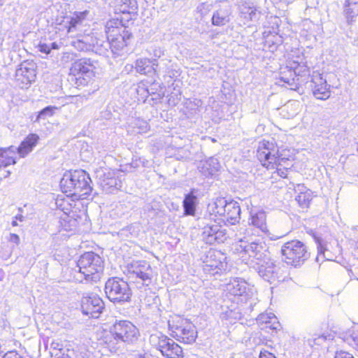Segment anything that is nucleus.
Here are the masks:
<instances>
[{
  "label": "nucleus",
  "instance_id": "obj_15",
  "mask_svg": "<svg viewBox=\"0 0 358 358\" xmlns=\"http://www.w3.org/2000/svg\"><path fill=\"white\" fill-rule=\"evenodd\" d=\"M257 157L263 166L273 167L278 161V149L273 142L263 140L259 143Z\"/></svg>",
  "mask_w": 358,
  "mask_h": 358
},
{
  "label": "nucleus",
  "instance_id": "obj_2",
  "mask_svg": "<svg viewBox=\"0 0 358 358\" xmlns=\"http://www.w3.org/2000/svg\"><path fill=\"white\" fill-rule=\"evenodd\" d=\"M253 229L251 227H241L236 234V240L240 244L236 248L242 262L252 266L270 255L264 241L253 240Z\"/></svg>",
  "mask_w": 358,
  "mask_h": 358
},
{
  "label": "nucleus",
  "instance_id": "obj_43",
  "mask_svg": "<svg viewBox=\"0 0 358 358\" xmlns=\"http://www.w3.org/2000/svg\"><path fill=\"white\" fill-rule=\"evenodd\" d=\"M72 55L70 53L66 52L62 57V62H67L69 60L71 59Z\"/></svg>",
  "mask_w": 358,
  "mask_h": 358
},
{
  "label": "nucleus",
  "instance_id": "obj_7",
  "mask_svg": "<svg viewBox=\"0 0 358 358\" xmlns=\"http://www.w3.org/2000/svg\"><path fill=\"white\" fill-rule=\"evenodd\" d=\"M281 254L285 262L295 267L303 264L310 257L307 246L298 240L285 243L281 248Z\"/></svg>",
  "mask_w": 358,
  "mask_h": 358
},
{
  "label": "nucleus",
  "instance_id": "obj_5",
  "mask_svg": "<svg viewBox=\"0 0 358 358\" xmlns=\"http://www.w3.org/2000/svg\"><path fill=\"white\" fill-rule=\"evenodd\" d=\"M101 258L92 252H85L79 258L75 271L78 273L76 279L80 282L83 279L88 281H96L99 278L98 273L103 268Z\"/></svg>",
  "mask_w": 358,
  "mask_h": 358
},
{
  "label": "nucleus",
  "instance_id": "obj_44",
  "mask_svg": "<svg viewBox=\"0 0 358 358\" xmlns=\"http://www.w3.org/2000/svg\"><path fill=\"white\" fill-rule=\"evenodd\" d=\"M162 55H163V52L161 50V49L155 50V51H154L155 57L159 58Z\"/></svg>",
  "mask_w": 358,
  "mask_h": 358
},
{
  "label": "nucleus",
  "instance_id": "obj_19",
  "mask_svg": "<svg viewBox=\"0 0 358 358\" xmlns=\"http://www.w3.org/2000/svg\"><path fill=\"white\" fill-rule=\"evenodd\" d=\"M252 266L257 271L259 275L266 281L275 278L277 266L271 255L262 261L257 262Z\"/></svg>",
  "mask_w": 358,
  "mask_h": 358
},
{
  "label": "nucleus",
  "instance_id": "obj_51",
  "mask_svg": "<svg viewBox=\"0 0 358 358\" xmlns=\"http://www.w3.org/2000/svg\"><path fill=\"white\" fill-rule=\"evenodd\" d=\"M5 0H0V6H2Z\"/></svg>",
  "mask_w": 358,
  "mask_h": 358
},
{
  "label": "nucleus",
  "instance_id": "obj_25",
  "mask_svg": "<svg viewBox=\"0 0 358 358\" xmlns=\"http://www.w3.org/2000/svg\"><path fill=\"white\" fill-rule=\"evenodd\" d=\"M227 290L234 296H242L246 292L247 283L241 279H234L227 285Z\"/></svg>",
  "mask_w": 358,
  "mask_h": 358
},
{
  "label": "nucleus",
  "instance_id": "obj_50",
  "mask_svg": "<svg viewBox=\"0 0 358 358\" xmlns=\"http://www.w3.org/2000/svg\"><path fill=\"white\" fill-rule=\"evenodd\" d=\"M322 253H324L323 248L322 247L319 249V255H320Z\"/></svg>",
  "mask_w": 358,
  "mask_h": 358
},
{
  "label": "nucleus",
  "instance_id": "obj_14",
  "mask_svg": "<svg viewBox=\"0 0 358 358\" xmlns=\"http://www.w3.org/2000/svg\"><path fill=\"white\" fill-rule=\"evenodd\" d=\"M214 212L223 216L231 224L238 223L241 219V208L237 202L227 201L223 199H218L215 202Z\"/></svg>",
  "mask_w": 358,
  "mask_h": 358
},
{
  "label": "nucleus",
  "instance_id": "obj_22",
  "mask_svg": "<svg viewBox=\"0 0 358 358\" xmlns=\"http://www.w3.org/2000/svg\"><path fill=\"white\" fill-rule=\"evenodd\" d=\"M250 214L248 224L258 229L262 232L267 234L268 230L266 224V213L263 210H251Z\"/></svg>",
  "mask_w": 358,
  "mask_h": 358
},
{
  "label": "nucleus",
  "instance_id": "obj_52",
  "mask_svg": "<svg viewBox=\"0 0 358 358\" xmlns=\"http://www.w3.org/2000/svg\"><path fill=\"white\" fill-rule=\"evenodd\" d=\"M350 1H352V2H358V0H349Z\"/></svg>",
  "mask_w": 358,
  "mask_h": 358
},
{
  "label": "nucleus",
  "instance_id": "obj_38",
  "mask_svg": "<svg viewBox=\"0 0 358 358\" xmlns=\"http://www.w3.org/2000/svg\"><path fill=\"white\" fill-rule=\"evenodd\" d=\"M8 241L11 243H14L16 245H19L20 243V237L18 235L15 234H10L9 237L8 238Z\"/></svg>",
  "mask_w": 358,
  "mask_h": 358
},
{
  "label": "nucleus",
  "instance_id": "obj_42",
  "mask_svg": "<svg viewBox=\"0 0 358 358\" xmlns=\"http://www.w3.org/2000/svg\"><path fill=\"white\" fill-rule=\"evenodd\" d=\"M259 358H276V357L272 353H271L266 350H264V351H262L260 352Z\"/></svg>",
  "mask_w": 358,
  "mask_h": 358
},
{
  "label": "nucleus",
  "instance_id": "obj_36",
  "mask_svg": "<svg viewBox=\"0 0 358 358\" xmlns=\"http://www.w3.org/2000/svg\"><path fill=\"white\" fill-rule=\"evenodd\" d=\"M296 201L302 208H307L310 203L309 196L306 194L301 193L296 197Z\"/></svg>",
  "mask_w": 358,
  "mask_h": 358
},
{
  "label": "nucleus",
  "instance_id": "obj_10",
  "mask_svg": "<svg viewBox=\"0 0 358 358\" xmlns=\"http://www.w3.org/2000/svg\"><path fill=\"white\" fill-rule=\"evenodd\" d=\"M150 341L164 356L169 358L183 357L182 348L173 339L165 335L152 334L150 337Z\"/></svg>",
  "mask_w": 358,
  "mask_h": 358
},
{
  "label": "nucleus",
  "instance_id": "obj_13",
  "mask_svg": "<svg viewBox=\"0 0 358 358\" xmlns=\"http://www.w3.org/2000/svg\"><path fill=\"white\" fill-rule=\"evenodd\" d=\"M130 278H138L143 284L148 285L153 277V271L150 263L145 260H134L126 267Z\"/></svg>",
  "mask_w": 358,
  "mask_h": 358
},
{
  "label": "nucleus",
  "instance_id": "obj_17",
  "mask_svg": "<svg viewBox=\"0 0 358 358\" xmlns=\"http://www.w3.org/2000/svg\"><path fill=\"white\" fill-rule=\"evenodd\" d=\"M311 89L314 96L317 99L326 100L329 98L331 91L330 85L327 83L322 74L318 72H313L311 77Z\"/></svg>",
  "mask_w": 358,
  "mask_h": 358
},
{
  "label": "nucleus",
  "instance_id": "obj_3",
  "mask_svg": "<svg viewBox=\"0 0 358 358\" xmlns=\"http://www.w3.org/2000/svg\"><path fill=\"white\" fill-rule=\"evenodd\" d=\"M91 182V178L86 171L74 170L64 174L60 181V187L63 192L70 196L84 198L92 190Z\"/></svg>",
  "mask_w": 358,
  "mask_h": 358
},
{
  "label": "nucleus",
  "instance_id": "obj_20",
  "mask_svg": "<svg viewBox=\"0 0 358 358\" xmlns=\"http://www.w3.org/2000/svg\"><path fill=\"white\" fill-rule=\"evenodd\" d=\"M87 15V12L76 13L73 16H66L64 18L63 26L66 29L68 34H73L82 26L83 21Z\"/></svg>",
  "mask_w": 358,
  "mask_h": 358
},
{
  "label": "nucleus",
  "instance_id": "obj_8",
  "mask_svg": "<svg viewBox=\"0 0 358 358\" xmlns=\"http://www.w3.org/2000/svg\"><path fill=\"white\" fill-rule=\"evenodd\" d=\"M105 292L108 299L113 302L129 301L131 291L128 283L122 278H109L105 284Z\"/></svg>",
  "mask_w": 358,
  "mask_h": 358
},
{
  "label": "nucleus",
  "instance_id": "obj_34",
  "mask_svg": "<svg viewBox=\"0 0 358 358\" xmlns=\"http://www.w3.org/2000/svg\"><path fill=\"white\" fill-rule=\"evenodd\" d=\"M152 65L153 67H155L156 69L158 68L159 71H162L164 73H168L166 65L167 63H169L170 61L167 59H162L160 62H157L155 59H154L152 61H151Z\"/></svg>",
  "mask_w": 358,
  "mask_h": 358
},
{
  "label": "nucleus",
  "instance_id": "obj_30",
  "mask_svg": "<svg viewBox=\"0 0 358 358\" xmlns=\"http://www.w3.org/2000/svg\"><path fill=\"white\" fill-rule=\"evenodd\" d=\"M345 14L348 22L353 21V18L358 15V4L346 0L345 3Z\"/></svg>",
  "mask_w": 358,
  "mask_h": 358
},
{
  "label": "nucleus",
  "instance_id": "obj_35",
  "mask_svg": "<svg viewBox=\"0 0 358 358\" xmlns=\"http://www.w3.org/2000/svg\"><path fill=\"white\" fill-rule=\"evenodd\" d=\"M57 108L55 106H49L41 110L37 117L36 120L41 118L45 119L46 117H50L54 114V110Z\"/></svg>",
  "mask_w": 358,
  "mask_h": 358
},
{
  "label": "nucleus",
  "instance_id": "obj_6",
  "mask_svg": "<svg viewBox=\"0 0 358 358\" xmlns=\"http://www.w3.org/2000/svg\"><path fill=\"white\" fill-rule=\"evenodd\" d=\"M38 139V135L31 134L21 143L17 148L13 146L8 148H0V168L16 163L15 158L16 151H17L21 157H24L32 151Z\"/></svg>",
  "mask_w": 358,
  "mask_h": 358
},
{
  "label": "nucleus",
  "instance_id": "obj_33",
  "mask_svg": "<svg viewBox=\"0 0 358 358\" xmlns=\"http://www.w3.org/2000/svg\"><path fill=\"white\" fill-rule=\"evenodd\" d=\"M134 124V127L138 129V133H146L149 130V125L145 120L137 119Z\"/></svg>",
  "mask_w": 358,
  "mask_h": 358
},
{
  "label": "nucleus",
  "instance_id": "obj_40",
  "mask_svg": "<svg viewBox=\"0 0 358 358\" xmlns=\"http://www.w3.org/2000/svg\"><path fill=\"white\" fill-rule=\"evenodd\" d=\"M50 348L52 349L61 351L63 349V344L61 343L59 341H54L51 343Z\"/></svg>",
  "mask_w": 358,
  "mask_h": 358
},
{
  "label": "nucleus",
  "instance_id": "obj_55",
  "mask_svg": "<svg viewBox=\"0 0 358 358\" xmlns=\"http://www.w3.org/2000/svg\"><path fill=\"white\" fill-rule=\"evenodd\" d=\"M232 358H238V356H237L236 357H233Z\"/></svg>",
  "mask_w": 358,
  "mask_h": 358
},
{
  "label": "nucleus",
  "instance_id": "obj_9",
  "mask_svg": "<svg viewBox=\"0 0 358 358\" xmlns=\"http://www.w3.org/2000/svg\"><path fill=\"white\" fill-rule=\"evenodd\" d=\"M169 326L172 331L171 336L178 341L191 344L196 341V327L188 320L179 318L176 322H169Z\"/></svg>",
  "mask_w": 358,
  "mask_h": 358
},
{
  "label": "nucleus",
  "instance_id": "obj_31",
  "mask_svg": "<svg viewBox=\"0 0 358 358\" xmlns=\"http://www.w3.org/2000/svg\"><path fill=\"white\" fill-rule=\"evenodd\" d=\"M240 12L244 16L250 20H255L257 18L256 8L253 6H250L247 3H243L240 6Z\"/></svg>",
  "mask_w": 358,
  "mask_h": 358
},
{
  "label": "nucleus",
  "instance_id": "obj_12",
  "mask_svg": "<svg viewBox=\"0 0 358 358\" xmlns=\"http://www.w3.org/2000/svg\"><path fill=\"white\" fill-rule=\"evenodd\" d=\"M199 222L202 226V238L206 243H223L226 240L225 230L215 220L204 217Z\"/></svg>",
  "mask_w": 358,
  "mask_h": 358
},
{
  "label": "nucleus",
  "instance_id": "obj_16",
  "mask_svg": "<svg viewBox=\"0 0 358 358\" xmlns=\"http://www.w3.org/2000/svg\"><path fill=\"white\" fill-rule=\"evenodd\" d=\"M103 308V301L96 294H90L82 298L81 309L84 315L97 318Z\"/></svg>",
  "mask_w": 358,
  "mask_h": 358
},
{
  "label": "nucleus",
  "instance_id": "obj_47",
  "mask_svg": "<svg viewBox=\"0 0 358 358\" xmlns=\"http://www.w3.org/2000/svg\"><path fill=\"white\" fill-rule=\"evenodd\" d=\"M11 224L13 226V227H16L17 226V222L16 220H13L11 223Z\"/></svg>",
  "mask_w": 358,
  "mask_h": 358
},
{
  "label": "nucleus",
  "instance_id": "obj_54",
  "mask_svg": "<svg viewBox=\"0 0 358 358\" xmlns=\"http://www.w3.org/2000/svg\"><path fill=\"white\" fill-rule=\"evenodd\" d=\"M210 266H215V267H217V265L211 264Z\"/></svg>",
  "mask_w": 358,
  "mask_h": 358
},
{
  "label": "nucleus",
  "instance_id": "obj_24",
  "mask_svg": "<svg viewBox=\"0 0 358 358\" xmlns=\"http://www.w3.org/2000/svg\"><path fill=\"white\" fill-rule=\"evenodd\" d=\"M100 186L106 193H112L121 187L120 181L111 176L110 173L104 175L103 178L100 180Z\"/></svg>",
  "mask_w": 358,
  "mask_h": 358
},
{
  "label": "nucleus",
  "instance_id": "obj_23",
  "mask_svg": "<svg viewBox=\"0 0 358 358\" xmlns=\"http://www.w3.org/2000/svg\"><path fill=\"white\" fill-rule=\"evenodd\" d=\"M198 169L205 176H212L220 170V164L217 159L210 157L206 161H201Z\"/></svg>",
  "mask_w": 358,
  "mask_h": 358
},
{
  "label": "nucleus",
  "instance_id": "obj_37",
  "mask_svg": "<svg viewBox=\"0 0 358 358\" xmlns=\"http://www.w3.org/2000/svg\"><path fill=\"white\" fill-rule=\"evenodd\" d=\"M350 344L358 350V331H355L350 336Z\"/></svg>",
  "mask_w": 358,
  "mask_h": 358
},
{
  "label": "nucleus",
  "instance_id": "obj_1",
  "mask_svg": "<svg viewBox=\"0 0 358 358\" xmlns=\"http://www.w3.org/2000/svg\"><path fill=\"white\" fill-rule=\"evenodd\" d=\"M106 41L95 36L86 35L74 41L73 45L80 51H93L100 55L105 54L109 48L114 54L119 55L132 37L131 33L118 19H112L106 22Z\"/></svg>",
  "mask_w": 358,
  "mask_h": 358
},
{
  "label": "nucleus",
  "instance_id": "obj_53",
  "mask_svg": "<svg viewBox=\"0 0 358 358\" xmlns=\"http://www.w3.org/2000/svg\"><path fill=\"white\" fill-rule=\"evenodd\" d=\"M319 258H320V257H319V256H318V257H317V258H316V259H317V262H319Z\"/></svg>",
  "mask_w": 358,
  "mask_h": 358
},
{
  "label": "nucleus",
  "instance_id": "obj_21",
  "mask_svg": "<svg viewBox=\"0 0 358 358\" xmlns=\"http://www.w3.org/2000/svg\"><path fill=\"white\" fill-rule=\"evenodd\" d=\"M110 5L115 13H134L138 9L136 0H112Z\"/></svg>",
  "mask_w": 358,
  "mask_h": 358
},
{
  "label": "nucleus",
  "instance_id": "obj_26",
  "mask_svg": "<svg viewBox=\"0 0 358 358\" xmlns=\"http://www.w3.org/2000/svg\"><path fill=\"white\" fill-rule=\"evenodd\" d=\"M230 10L228 8H222L213 13L212 24L215 26H224L230 21Z\"/></svg>",
  "mask_w": 358,
  "mask_h": 358
},
{
  "label": "nucleus",
  "instance_id": "obj_18",
  "mask_svg": "<svg viewBox=\"0 0 358 358\" xmlns=\"http://www.w3.org/2000/svg\"><path fill=\"white\" fill-rule=\"evenodd\" d=\"M36 70L33 64L22 63L15 72V80L22 88L27 87L35 80Z\"/></svg>",
  "mask_w": 358,
  "mask_h": 358
},
{
  "label": "nucleus",
  "instance_id": "obj_32",
  "mask_svg": "<svg viewBox=\"0 0 358 358\" xmlns=\"http://www.w3.org/2000/svg\"><path fill=\"white\" fill-rule=\"evenodd\" d=\"M59 45L55 42H51L49 43H40L38 45V49L40 52L49 55L51 53L52 50H57Z\"/></svg>",
  "mask_w": 358,
  "mask_h": 358
},
{
  "label": "nucleus",
  "instance_id": "obj_56",
  "mask_svg": "<svg viewBox=\"0 0 358 358\" xmlns=\"http://www.w3.org/2000/svg\"><path fill=\"white\" fill-rule=\"evenodd\" d=\"M357 248H358V245H357Z\"/></svg>",
  "mask_w": 358,
  "mask_h": 358
},
{
  "label": "nucleus",
  "instance_id": "obj_29",
  "mask_svg": "<svg viewBox=\"0 0 358 358\" xmlns=\"http://www.w3.org/2000/svg\"><path fill=\"white\" fill-rule=\"evenodd\" d=\"M277 318L272 313H262L257 317V322L260 324H266V327L276 329L274 326Z\"/></svg>",
  "mask_w": 358,
  "mask_h": 358
},
{
  "label": "nucleus",
  "instance_id": "obj_49",
  "mask_svg": "<svg viewBox=\"0 0 358 358\" xmlns=\"http://www.w3.org/2000/svg\"><path fill=\"white\" fill-rule=\"evenodd\" d=\"M296 103H288L287 105H286V107L287 108H289L290 106H292V105H295ZM297 106H299V103H296Z\"/></svg>",
  "mask_w": 358,
  "mask_h": 358
},
{
  "label": "nucleus",
  "instance_id": "obj_48",
  "mask_svg": "<svg viewBox=\"0 0 358 358\" xmlns=\"http://www.w3.org/2000/svg\"><path fill=\"white\" fill-rule=\"evenodd\" d=\"M196 105L199 106L201 105V100H196Z\"/></svg>",
  "mask_w": 358,
  "mask_h": 358
},
{
  "label": "nucleus",
  "instance_id": "obj_4",
  "mask_svg": "<svg viewBox=\"0 0 358 358\" xmlns=\"http://www.w3.org/2000/svg\"><path fill=\"white\" fill-rule=\"evenodd\" d=\"M138 335L135 325L129 321L121 320L116 322L109 331L105 332L103 342L112 350L119 341L132 343L137 340Z\"/></svg>",
  "mask_w": 358,
  "mask_h": 358
},
{
  "label": "nucleus",
  "instance_id": "obj_45",
  "mask_svg": "<svg viewBox=\"0 0 358 358\" xmlns=\"http://www.w3.org/2000/svg\"><path fill=\"white\" fill-rule=\"evenodd\" d=\"M278 174H279L281 177H282V178H286L285 172V171H283V170L279 169V170H278Z\"/></svg>",
  "mask_w": 358,
  "mask_h": 358
},
{
  "label": "nucleus",
  "instance_id": "obj_46",
  "mask_svg": "<svg viewBox=\"0 0 358 358\" xmlns=\"http://www.w3.org/2000/svg\"><path fill=\"white\" fill-rule=\"evenodd\" d=\"M23 218H24V217L22 215H19L15 216V219L16 220H19L20 221H22Z\"/></svg>",
  "mask_w": 358,
  "mask_h": 358
},
{
  "label": "nucleus",
  "instance_id": "obj_39",
  "mask_svg": "<svg viewBox=\"0 0 358 358\" xmlns=\"http://www.w3.org/2000/svg\"><path fill=\"white\" fill-rule=\"evenodd\" d=\"M334 358H354V357L349 352L341 351L336 352Z\"/></svg>",
  "mask_w": 358,
  "mask_h": 358
},
{
  "label": "nucleus",
  "instance_id": "obj_41",
  "mask_svg": "<svg viewBox=\"0 0 358 358\" xmlns=\"http://www.w3.org/2000/svg\"><path fill=\"white\" fill-rule=\"evenodd\" d=\"M3 358H23L20 355L14 351L6 352Z\"/></svg>",
  "mask_w": 358,
  "mask_h": 358
},
{
  "label": "nucleus",
  "instance_id": "obj_11",
  "mask_svg": "<svg viewBox=\"0 0 358 358\" xmlns=\"http://www.w3.org/2000/svg\"><path fill=\"white\" fill-rule=\"evenodd\" d=\"M94 62L89 58L76 60L70 68V75L76 76L78 85H86L94 76Z\"/></svg>",
  "mask_w": 358,
  "mask_h": 358
},
{
  "label": "nucleus",
  "instance_id": "obj_28",
  "mask_svg": "<svg viewBox=\"0 0 358 358\" xmlns=\"http://www.w3.org/2000/svg\"><path fill=\"white\" fill-rule=\"evenodd\" d=\"M150 63H152L151 61L147 59H137L136 62L135 66L136 71L141 74H147L150 73L151 70L157 71V69L153 67V66H151L150 65Z\"/></svg>",
  "mask_w": 358,
  "mask_h": 358
},
{
  "label": "nucleus",
  "instance_id": "obj_27",
  "mask_svg": "<svg viewBox=\"0 0 358 358\" xmlns=\"http://www.w3.org/2000/svg\"><path fill=\"white\" fill-rule=\"evenodd\" d=\"M197 198L192 192L187 194L183 201L185 215H194L196 208Z\"/></svg>",
  "mask_w": 358,
  "mask_h": 358
}]
</instances>
